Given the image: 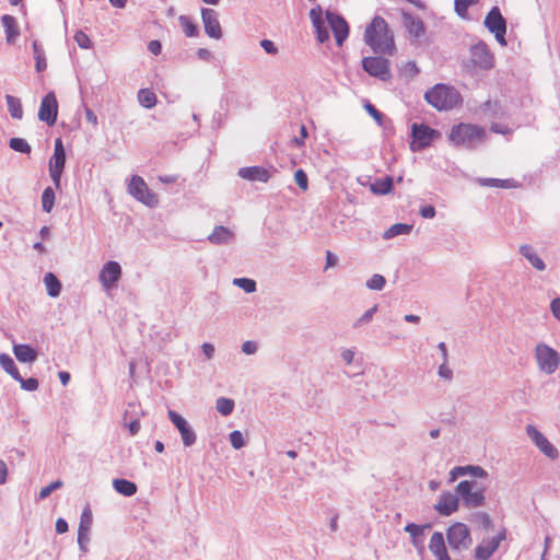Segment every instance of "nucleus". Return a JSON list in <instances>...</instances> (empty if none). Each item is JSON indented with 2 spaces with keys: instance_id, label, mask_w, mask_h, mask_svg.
<instances>
[{
  "instance_id": "0eeeda50",
  "label": "nucleus",
  "mask_w": 560,
  "mask_h": 560,
  "mask_svg": "<svg viewBox=\"0 0 560 560\" xmlns=\"http://www.w3.org/2000/svg\"><path fill=\"white\" fill-rule=\"evenodd\" d=\"M411 137L410 150L412 152H419L440 138V132L427 125L415 122L411 126Z\"/></svg>"
},
{
  "instance_id": "9b49d317",
  "label": "nucleus",
  "mask_w": 560,
  "mask_h": 560,
  "mask_svg": "<svg viewBox=\"0 0 560 560\" xmlns=\"http://www.w3.org/2000/svg\"><path fill=\"white\" fill-rule=\"evenodd\" d=\"M37 116L48 127H52L56 124L58 118V101L55 92L50 91L43 96Z\"/></svg>"
},
{
  "instance_id": "680f3d73",
  "label": "nucleus",
  "mask_w": 560,
  "mask_h": 560,
  "mask_svg": "<svg viewBox=\"0 0 560 560\" xmlns=\"http://www.w3.org/2000/svg\"><path fill=\"white\" fill-rule=\"evenodd\" d=\"M404 71H405V74H407L411 78L419 73V69H418L416 62H413V61H408L405 66Z\"/></svg>"
},
{
  "instance_id": "69168bd1",
  "label": "nucleus",
  "mask_w": 560,
  "mask_h": 560,
  "mask_svg": "<svg viewBox=\"0 0 560 560\" xmlns=\"http://www.w3.org/2000/svg\"><path fill=\"white\" fill-rule=\"evenodd\" d=\"M89 532L90 529H84L83 527H80L79 526V530H78V541L80 545H82L83 542H86L89 540Z\"/></svg>"
},
{
  "instance_id": "473e14b6",
  "label": "nucleus",
  "mask_w": 560,
  "mask_h": 560,
  "mask_svg": "<svg viewBox=\"0 0 560 560\" xmlns=\"http://www.w3.org/2000/svg\"><path fill=\"white\" fill-rule=\"evenodd\" d=\"M137 97L139 104L147 109L153 108L158 103L155 93L148 88L140 89L138 91Z\"/></svg>"
},
{
  "instance_id": "49530a36",
  "label": "nucleus",
  "mask_w": 560,
  "mask_h": 560,
  "mask_svg": "<svg viewBox=\"0 0 560 560\" xmlns=\"http://www.w3.org/2000/svg\"><path fill=\"white\" fill-rule=\"evenodd\" d=\"M386 280L382 275H373L368 281L366 287L371 290H382L385 287Z\"/></svg>"
},
{
  "instance_id": "864d4df0",
  "label": "nucleus",
  "mask_w": 560,
  "mask_h": 560,
  "mask_svg": "<svg viewBox=\"0 0 560 560\" xmlns=\"http://www.w3.org/2000/svg\"><path fill=\"white\" fill-rule=\"evenodd\" d=\"M48 171L55 188L59 190L61 188V177L65 171L52 168H48Z\"/></svg>"
},
{
  "instance_id": "603ef678",
  "label": "nucleus",
  "mask_w": 560,
  "mask_h": 560,
  "mask_svg": "<svg viewBox=\"0 0 560 560\" xmlns=\"http://www.w3.org/2000/svg\"><path fill=\"white\" fill-rule=\"evenodd\" d=\"M18 382H20L21 384V387L25 390H28V392H33V390H36L38 388V381L34 377H30L27 380H24L22 376H21V380H16Z\"/></svg>"
},
{
  "instance_id": "bf43d9fd",
  "label": "nucleus",
  "mask_w": 560,
  "mask_h": 560,
  "mask_svg": "<svg viewBox=\"0 0 560 560\" xmlns=\"http://www.w3.org/2000/svg\"><path fill=\"white\" fill-rule=\"evenodd\" d=\"M439 375L445 380H451L453 376L452 370L447 366V362L443 361V363L439 368Z\"/></svg>"
},
{
  "instance_id": "8fccbe9b",
  "label": "nucleus",
  "mask_w": 560,
  "mask_h": 560,
  "mask_svg": "<svg viewBox=\"0 0 560 560\" xmlns=\"http://www.w3.org/2000/svg\"><path fill=\"white\" fill-rule=\"evenodd\" d=\"M92 520H93L92 511L89 506H85L82 511L79 526L83 527L84 529H86V528L90 529V527L92 525Z\"/></svg>"
},
{
  "instance_id": "a211bd4d",
  "label": "nucleus",
  "mask_w": 560,
  "mask_h": 560,
  "mask_svg": "<svg viewBox=\"0 0 560 560\" xmlns=\"http://www.w3.org/2000/svg\"><path fill=\"white\" fill-rule=\"evenodd\" d=\"M435 510L443 516H448L456 512L459 508V500L457 494L452 492H442L439 502L435 504Z\"/></svg>"
},
{
  "instance_id": "cd10ccee",
  "label": "nucleus",
  "mask_w": 560,
  "mask_h": 560,
  "mask_svg": "<svg viewBox=\"0 0 560 560\" xmlns=\"http://www.w3.org/2000/svg\"><path fill=\"white\" fill-rule=\"evenodd\" d=\"M520 253L524 256L528 262L537 270L542 271L546 269L544 260L538 256L535 249L530 245H522Z\"/></svg>"
},
{
  "instance_id": "4c0bfd02",
  "label": "nucleus",
  "mask_w": 560,
  "mask_h": 560,
  "mask_svg": "<svg viewBox=\"0 0 560 560\" xmlns=\"http://www.w3.org/2000/svg\"><path fill=\"white\" fill-rule=\"evenodd\" d=\"M271 176L269 170L260 166L247 167V180L267 183Z\"/></svg>"
},
{
  "instance_id": "9d476101",
  "label": "nucleus",
  "mask_w": 560,
  "mask_h": 560,
  "mask_svg": "<svg viewBox=\"0 0 560 560\" xmlns=\"http://www.w3.org/2000/svg\"><path fill=\"white\" fill-rule=\"evenodd\" d=\"M536 360L539 369L547 374H552L560 363L558 352L544 343L536 347Z\"/></svg>"
},
{
  "instance_id": "f03ea898",
  "label": "nucleus",
  "mask_w": 560,
  "mask_h": 560,
  "mask_svg": "<svg viewBox=\"0 0 560 560\" xmlns=\"http://www.w3.org/2000/svg\"><path fill=\"white\" fill-rule=\"evenodd\" d=\"M425 101L438 110H450L462 102L459 92L445 84H436L424 94Z\"/></svg>"
},
{
  "instance_id": "13d9d810",
  "label": "nucleus",
  "mask_w": 560,
  "mask_h": 560,
  "mask_svg": "<svg viewBox=\"0 0 560 560\" xmlns=\"http://www.w3.org/2000/svg\"><path fill=\"white\" fill-rule=\"evenodd\" d=\"M260 46L262 47V49L267 52V54H270V55H276L278 52V48L276 47V45L273 44V42L269 40V39H262L260 42Z\"/></svg>"
},
{
  "instance_id": "c9c22d12",
  "label": "nucleus",
  "mask_w": 560,
  "mask_h": 560,
  "mask_svg": "<svg viewBox=\"0 0 560 560\" xmlns=\"http://www.w3.org/2000/svg\"><path fill=\"white\" fill-rule=\"evenodd\" d=\"M113 487L118 493L126 497H131L137 492L136 483L127 479H115Z\"/></svg>"
},
{
  "instance_id": "e2e57ef3",
  "label": "nucleus",
  "mask_w": 560,
  "mask_h": 560,
  "mask_svg": "<svg viewBox=\"0 0 560 560\" xmlns=\"http://www.w3.org/2000/svg\"><path fill=\"white\" fill-rule=\"evenodd\" d=\"M129 429L130 435H136L140 430V420L139 418L132 419L130 422L126 423Z\"/></svg>"
},
{
  "instance_id": "5fc2aeb1",
  "label": "nucleus",
  "mask_w": 560,
  "mask_h": 560,
  "mask_svg": "<svg viewBox=\"0 0 560 560\" xmlns=\"http://www.w3.org/2000/svg\"><path fill=\"white\" fill-rule=\"evenodd\" d=\"M230 441L234 448H241L244 445L243 434L240 431H233L230 434Z\"/></svg>"
},
{
  "instance_id": "774afa93",
  "label": "nucleus",
  "mask_w": 560,
  "mask_h": 560,
  "mask_svg": "<svg viewBox=\"0 0 560 560\" xmlns=\"http://www.w3.org/2000/svg\"><path fill=\"white\" fill-rule=\"evenodd\" d=\"M550 310L552 312V315H560V299L559 298L551 301Z\"/></svg>"
},
{
  "instance_id": "338daca9",
  "label": "nucleus",
  "mask_w": 560,
  "mask_h": 560,
  "mask_svg": "<svg viewBox=\"0 0 560 560\" xmlns=\"http://www.w3.org/2000/svg\"><path fill=\"white\" fill-rule=\"evenodd\" d=\"M196 55L200 60L205 61H208L211 58V51L207 48H198Z\"/></svg>"
},
{
  "instance_id": "20e7f679",
  "label": "nucleus",
  "mask_w": 560,
  "mask_h": 560,
  "mask_svg": "<svg viewBox=\"0 0 560 560\" xmlns=\"http://www.w3.org/2000/svg\"><path fill=\"white\" fill-rule=\"evenodd\" d=\"M465 67L471 73L477 70L488 71L494 67V57L485 42L471 45Z\"/></svg>"
},
{
  "instance_id": "37998d69",
  "label": "nucleus",
  "mask_w": 560,
  "mask_h": 560,
  "mask_svg": "<svg viewBox=\"0 0 560 560\" xmlns=\"http://www.w3.org/2000/svg\"><path fill=\"white\" fill-rule=\"evenodd\" d=\"M478 3V0H454V10L462 19L468 18V8Z\"/></svg>"
},
{
  "instance_id": "3c124183",
  "label": "nucleus",
  "mask_w": 560,
  "mask_h": 560,
  "mask_svg": "<svg viewBox=\"0 0 560 560\" xmlns=\"http://www.w3.org/2000/svg\"><path fill=\"white\" fill-rule=\"evenodd\" d=\"M62 485L63 483L61 480H56L49 483L48 486L42 488V490L39 491V499H46L52 491L61 488Z\"/></svg>"
},
{
  "instance_id": "f257e3e1",
  "label": "nucleus",
  "mask_w": 560,
  "mask_h": 560,
  "mask_svg": "<svg viewBox=\"0 0 560 560\" xmlns=\"http://www.w3.org/2000/svg\"><path fill=\"white\" fill-rule=\"evenodd\" d=\"M364 40L375 52L392 55L395 48L394 36L381 16H375L366 26Z\"/></svg>"
},
{
  "instance_id": "09e8293b",
  "label": "nucleus",
  "mask_w": 560,
  "mask_h": 560,
  "mask_svg": "<svg viewBox=\"0 0 560 560\" xmlns=\"http://www.w3.org/2000/svg\"><path fill=\"white\" fill-rule=\"evenodd\" d=\"M294 180L296 185L303 190L306 191L308 189V179L307 175L303 170H298L294 173Z\"/></svg>"
},
{
  "instance_id": "1a4fd4ad",
  "label": "nucleus",
  "mask_w": 560,
  "mask_h": 560,
  "mask_svg": "<svg viewBox=\"0 0 560 560\" xmlns=\"http://www.w3.org/2000/svg\"><path fill=\"white\" fill-rule=\"evenodd\" d=\"M476 483L469 480L460 481L456 487V493L463 499L465 505L478 508L483 504V489H475Z\"/></svg>"
},
{
  "instance_id": "0e129e2a",
  "label": "nucleus",
  "mask_w": 560,
  "mask_h": 560,
  "mask_svg": "<svg viewBox=\"0 0 560 560\" xmlns=\"http://www.w3.org/2000/svg\"><path fill=\"white\" fill-rule=\"evenodd\" d=\"M85 118L93 126H96L98 122L96 114L90 107H85Z\"/></svg>"
},
{
  "instance_id": "ddd939ff",
  "label": "nucleus",
  "mask_w": 560,
  "mask_h": 560,
  "mask_svg": "<svg viewBox=\"0 0 560 560\" xmlns=\"http://www.w3.org/2000/svg\"><path fill=\"white\" fill-rule=\"evenodd\" d=\"M121 273L122 270L119 262L115 260H108L100 270L98 280L105 289L109 290L117 285V282L121 278Z\"/></svg>"
},
{
  "instance_id": "5701e85b",
  "label": "nucleus",
  "mask_w": 560,
  "mask_h": 560,
  "mask_svg": "<svg viewBox=\"0 0 560 560\" xmlns=\"http://www.w3.org/2000/svg\"><path fill=\"white\" fill-rule=\"evenodd\" d=\"M1 24L4 28L7 43L9 45L14 44L20 35V28L16 19L10 14H3L1 16Z\"/></svg>"
},
{
  "instance_id": "39448f33",
  "label": "nucleus",
  "mask_w": 560,
  "mask_h": 560,
  "mask_svg": "<svg viewBox=\"0 0 560 560\" xmlns=\"http://www.w3.org/2000/svg\"><path fill=\"white\" fill-rule=\"evenodd\" d=\"M127 190L136 200L147 207L154 208L159 203L156 194L149 189L144 179L139 175L130 177Z\"/></svg>"
},
{
  "instance_id": "bb28decb",
  "label": "nucleus",
  "mask_w": 560,
  "mask_h": 560,
  "mask_svg": "<svg viewBox=\"0 0 560 560\" xmlns=\"http://www.w3.org/2000/svg\"><path fill=\"white\" fill-rule=\"evenodd\" d=\"M233 238V233L223 225H218L208 236V241L215 245L228 244Z\"/></svg>"
},
{
  "instance_id": "2eb2a0df",
  "label": "nucleus",
  "mask_w": 560,
  "mask_h": 560,
  "mask_svg": "<svg viewBox=\"0 0 560 560\" xmlns=\"http://www.w3.org/2000/svg\"><path fill=\"white\" fill-rule=\"evenodd\" d=\"M326 20L332 31L336 43L342 46L343 42L349 36V26L347 21L338 13L326 11Z\"/></svg>"
},
{
  "instance_id": "f8f14e48",
  "label": "nucleus",
  "mask_w": 560,
  "mask_h": 560,
  "mask_svg": "<svg viewBox=\"0 0 560 560\" xmlns=\"http://www.w3.org/2000/svg\"><path fill=\"white\" fill-rule=\"evenodd\" d=\"M362 67L370 75L382 81H387L392 77L389 61L383 57H365Z\"/></svg>"
},
{
  "instance_id": "7ed1b4c3",
  "label": "nucleus",
  "mask_w": 560,
  "mask_h": 560,
  "mask_svg": "<svg viewBox=\"0 0 560 560\" xmlns=\"http://www.w3.org/2000/svg\"><path fill=\"white\" fill-rule=\"evenodd\" d=\"M486 131L479 126L471 124H459L453 126L448 135L450 141L455 145L472 148L485 141Z\"/></svg>"
},
{
  "instance_id": "c03bdc74",
  "label": "nucleus",
  "mask_w": 560,
  "mask_h": 560,
  "mask_svg": "<svg viewBox=\"0 0 560 560\" xmlns=\"http://www.w3.org/2000/svg\"><path fill=\"white\" fill-rule=\"evenodd\" d=\"M215 407H217V410L222 416H229L232 413V411L234 409V401L232 399L221 397V398L217 399Z\"/></svg>"
},
{
  "instance_id": "a19ab883",
  "label": "nucleus",
  "mask_w": 560,
  "mask_h": 560,
  "mask_svg": "<svg viewBox=\"0 0 560 560\" xmlns=\"http://www.w3.org/2000/svg\"><path fill=\"white\" fill-rule=\"evenodd\" d=\"M0 365L14 380H21V374L18 368L15 366L13 359L10 355L5 353L0 354Z\"/></svg>"
},
{
  "instance_id": "052dcab7",
  "label": "nucleus",
  "mask_w": 560,
  "mask_h": 560,
  "mask_svg": "<svg viewBox=\"0 0 560 560\" xmlns=\"http://www.w3.org/2000/svg\"><path fill=\"white\" fill-rule=\"evenodd\" d=\"M420 214L424 219H432L435 217V208L431 205L421 207Z\"/></svg>"
},
{
  "instance_id": "a18cd8bd",
  "label": "nucleus",
  "mask_w": 560,
  "mask_h": 560,
  "mask_svg": "<svg viewBox=\"0 0 560 560\" xmlns=\"http://www.w3.org/2000/svg\"><path fill=\"white\" fill-rule=\"evenodd\" d=\"M73 38L81 49H90L93 47V42L90 36L82 30H78Z\"/></svg>"
},
{
  "instance_id": "a878e982",
  "label": "nucleus",
  "mask_w": 560,
  "mask_h": 560,
  "mask_svg": "<svg viewBox=\"0 0 560 560\" xmlns=\"http://www.w3.org/2000/svg\"><path fill=\"white\" fill-rule=\"evenodd\" d=\"M466 470H469L474 477L486 478L488 476L487 471L480 466H458L451 470L450 482H454L459 476L466 475Z\"/></svg>"
},
{
  "instance_id": "6e6d98bb",
  "label": "nucleus",
  "mask_w": 560,
  "mask_h": 560,
  "mask_svg": "<svg viewBox=\"0 0 560 560\" xmlns=\"http://www.w3.org/2000/svg\"><path fill=\"white\" fill-rule=\"evenodd\" d=\"M365 109L368 113L376 120V122L381 126L383 120V114L378 112L372 104L368 103L365 105Z\"/></svg>"
},
{
  "instance_id": "4d7b16f0",
  "label": "nucleus",
  "mask_w": 560,
  "mask_h": 560,
  "mask_svg": "<svg viewBox=\"0 0 560 560\" xmlns=\"http://www.w3.org/2000/svg\"><path fill=\"white\" fill-rule=\"evenodd\" d=\"M148 50L154 55L159 56L162 52V43L158 39H152L148 43Z\"/></svg>"
},
{
  "instance_id": "4468645a",
  "label": "nucleus",
  "mask_w": 560,
  "mask_h": 560,
  "mask_svg": "<svg viewBox=\"0 0 560 560\" xmlns=\"http://www.w3.org/2000/svg\"><path fill=\"white\" fill-rule=\"evenodd\" d=\"M200 13L205 33L212 39H220L223 34L219 22V13L210 8H201Z\"/></svg>"
},
{
  "instance_id": "e433bc0d",
  "label": "nucleus",
  "mask_w": 560,
  "mask_h": 560,
  "mask_svg": "<svg viewBox=\"0 0 560 560\" xmlns=\"http://www.w3.org/2000/svg\"><path fill=\"white\" fill-rule=\"evenodd\" d=\"M393 188V178L386 176L385 178H381L375 180L370 185V190L375 195H386L390 192Z\"/></svg>"
},
{
  "instance_id": "7c9ffc66",
  "label": "nucleus",
  "mask_w": 560,
  "mask_h": 560,
  "mask_svg": "<svg viewBox=\"0 0 560 560\" xmlns=\"http://www.w3.org/2000/svg\"><path fill=\"white\" fill-rule=\"evenodd\" d=\"M179 25L183 28V33L186 37H197L200 33V28L197 22H195L188 15H179L178 18Z\"/></svg>"
},
{
  "instance_id": "c85d7f7f",
  "label": "nucleus",
  "mask_w": 560,
  "mask_h": 560,
  "mask_svg": "<svg viewBox=\"0 0 560 560\" xmlns=\"http://www.w3.org/2000/svg\"><path fill=\"white\" fill-rule=\"evenodd\" d=\"M13 353L15 358L23 363L34 362L37 358V352L28 345H14Z\"/></svg>"
},
{
  "instance_id": "412c9836",
  "label": "nucleus",
  "mask_w": 560,
  "mask_h": 560,
  "mask_svg": "<svg viewBox=\"0 0 560 560\" xmlns=\"http://www.w3.org/2000/svg\"><path fill=\"white\" fill-rule=\"evenodd\" d=\"M67 162V152L61 137L55 139L54 153L49 159L48 168L65 171Z\"/></svg>"
},
{
  "instance_id": "c756f323",
  "label": "nucleus",
  "mask_w": 560,
  "mask_h": 560,
  "mask_svg": "<svg viewBox=\"0 0 560 560\" xmlns=\"http://www.w3.org/2000/svg\"><path fill=\"white\" fill-rule=\"evenodd\" d=\"M32 48L35 59V70L36 72L40 73L45 71L47 68L45 50L43 48V45L37 39L33 40Z\"/></svg>"
},
{
  "instance_id": "b1692460",
  "label": "nucleus",
  "mask_w": 560,
  "mask_h": 560,
  "mask_svg": "<svg viewBox=\"0 0 560 560\" xmlns=\"http://www.w3.org/2000/svg\"><path fill=\"white\" fill-rule=\"evenodd\" d=\"M404 25L409 35L416 39H419L425 33V27L422 20L411 14H404Z\"/></svg>"
},
{
  "instance_id": "aec40b11",
  "label": "nucleus",
  "mask_w": 560,
  "mask_h": 560,
  "mask_svg": "<svg viewBox=\"0 0 560 560\" xmlns=\"http://www.w3.org/2000/svg\"><path fill=\"white\" fill-rule=\"evenodd\" d=\"M322 8L314 7L310 11L311 22L316 31V37L319 43H325L329 39V33L325 26V21L322 18Z\"/></svg>"
},
{
  "instance_id": "ea45409f",
  "label": "nucleus",
  "mask_w": 560,
  "mask_h": 560,
  "mask_svg": "<svg viewBox=\"0 0 560 560\" xmlns=\"http://www.w3.org/2000/svg\"><path fill=\"white\" fill-rule=\"evenodd\" d=\"M56 194L51 186H47L42 192V209L50 213L55 207Z\"/></svg>"
},
{
  "instance_id": "58836bf2",
  "label": "nucleus",
  "mask_w": 560,
  "mask_h": 560,
  "mask_svg": "<svg viewBox=\"0 0 560 560\" xmlns=\"http://www.w3.org/2000/svg\"><path fill=\"white\" fill-rule=\"evenodd\" d=\"M411 230H412V225H410V224L396 223V224H393L389 229H387L383 233V238L390 240L398 235H407L411 232Z\"/></svg>"
},
{
  "instance_id": "de8ad7c7",
  "label": "nucleus",
  "mask_w": 560,
  "mask_h": 560,
  "mask_svg": "<svg viewBox=\"0 0 560 560\" xmlns=\"http://www.w3.org/2000/svg\"><path fill=\"white\" fill-rule=\"evenodd\" d=\"M405 530L410 534V536L413 538V544L418 545V538L423 536V527L417 525V524H408L405 527Z\"/></svg>"
},
{
  "instance_id": "79ce46f5",
  "label": "nucleus",
  "mask_w": 560,
  "mask_h": 560,
  "mask_svg": "<svg viewBox=\"0 0 560 560\" xmlns=\"http://www.w3.org/2000/svg\"><path fill=\"white\" fill-rule=\"evenodd\" d=\"M9 148L15 152L22 153V154H31L32 147L30 143L24 139L20 137H13L9 140Z\"/></svg>"
},
{
  "instance_id": "72a5a7b5",
  "label": "nucleus",
  "mask_w": 560,
  "mask_h": 560,
  "mask_svg": "<svg viewBox=\"0 0 560 560\" xmlns=\"http://www.w3.org/2000/svg\"><path fill=\"white\" fill-rule=\"evenodd\" d=\"M44 283L46 285L47 294L56 298L61 292V282L52 272H47L44 276Z\"/></svg>"
},
{
  "instance_id": "6e6552de",
  "label": "nucleus",
  "mask_w": 560,
  "mask_h": 560,
  "mask_svg": "<svg viewBox=\"0 0 560 560\" xmlns=\"http://www.w3.org/2000/svg\"><path fill=\"white\" fill-rule=\"evenodd\" d=\"M483 24L488 28V31L494 35L497 42L501 46H506V21L501 14L498 7H493L489 11V13L485 18Z\"/></svg>"
},
{
  "instance_id": "393cba45",
  "label": "nucleus",
  "mask_w": 560,
  "mask_h": 560,
  "mask_svg": "<svg viewBox=\"0 0 560 560\" xmlns=\"http://www.w3.org/2000/svg\"><path fill=\"white\" fill-rule=\"evenodd\" d=\"M466 470H469L474 477L486 478L488 476L487 471L480 466H458L451 470L450 482H454L459 476L466 475Z\"/></svg>"
},
{
  "instance_id": "6ab92c4d",
  "label": "nucleus",
  "mask_w": 560,
  "mask_h": 560,
  "mask_svg": "<svg viewBox=\"0 0 560 560\" xmlns=\"http://www.w3.org/2000/svg\"><path fill=\"white\" fill-rule=\"evenodd\" d=\"M505 539V532L502 530L495 537L487 542H482L475 549V558L477 560H488L492 553L498 549L500 542Z\"/></svg>"
},
{
  "instance_id": "dca6fc26",
  "label": "nucleus",
  "mask_w": 560,
  "mask_h": 560,
  "mask_svg": "<svg viewBox=\"0 0 560 560\" xmlns=\"http://www.w3.org/2000/svg\"><path fill=\"white\" fill-rule=\"evenodd\" d=\"M168 418L172 423L177 428L182 435V440L185 446H190L196 442V434L189 428L187 421L174 410L168 411Z\"/></svg>"
},
{
  "instance_id": "f704fd0d",
  "label": "nucleus",
  "mask_w": 560,
  "mask_h": 560,
  "mask_svg": "<svg viewBox=\"0 0 560 560\" xmlns=\"http://www.w3.org/2000/svg\"><path fill=\"white\" fill-rule=\"evenodd\" d=\"M479 185L485 187L515 188L517 183L514 179L477 178Z\"/></svg>"
},
{
  "instance_id": "2f4dec72",
  "label": "nucleus",
  "mask_w": 560,
  "mask_h": 560,
  "mask_svg": "<svg viewBox=\"0 0 560 560\" xmlns=\"http://www.w3.org/2000/svg\"><path fill=\"white\" fill-rule=\"evenodd\" d=\"M4 98L11 117L13 119L21 120L23 118V106L21 100L11 94H5Z\"/></svg>"
},
{
  "instance_id": "f3484780",
  "label": "nucleus",
  "mask_w": 560,
  "mask_h": 560,
  "mask_svg": "<svg viewBox=\"0 0 560 560\" xmlns=\"http://www.w3.org/2000/svg\"><path fill=\"white\" fill-rule=\"evenodd\" d=\"M528 436L534 441L536 446L548 457L557 458V448L534 427L527 425L526 428Z\"/></svg>"
},
{
  "instance_id": "4be33fe9",
  "label": "nucleus",
  "mask_w": 560,
  "mask_h": 560,
  "mask_svg": "<svg viewBox=\"0 0 560 560\" xmlns=\"http://www.w3.org/2000/svg\"><path fill=\"white\" fill-rule=\"evenodd\" d=\"M429 549L436 560H451L444 541V536L440 532L433 533L430 538Z\"/></svg>"
},
{
  "instance_id": "423d86ee",
  "label": "nucleus",
  "mask_w": 560,
  "mask_h": 560,
  "mask_svg": "<svg viewBox=\"0 0 560 560\" xmlns=\"http://www.w3.org/2000/svg\"><path fill=\"white\" fill-rule=\"evenodd\" d=\"M446 539L453 551L467 550L472 542L468 526L460 522H456L447 528Z\"/></svg>"
}]
</instances>
